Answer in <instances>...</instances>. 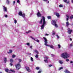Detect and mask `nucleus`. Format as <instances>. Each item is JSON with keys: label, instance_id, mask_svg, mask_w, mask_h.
<instances>
[{"label": "nucleus", "instance_id": "nucleus-43", "mask_svg": "<svg viewBox=\"0 0 73 73\" xmlns=\"http://www.w3.org/2000/svg\"><path fill=\"white\" fill-rule=\"evenodd\" d=\"M66 16L67 18H69V16L68 15H66Z\"/></svg>", "mask_w": 73, "mask_h": 73}, {"label": "nucleus", "instance_id": "nucleus-45", "mask_svg": "<svg viewBox=\"0 0 73 73\" xmlns=\"http://www.w3.org/2000/svg\"><path fill=\"white\" fill-rule=\"evenodd\" d=\"M36 41L37 42H40V41L38 40H37Z\"/></svg>", "mask_w": 73, "mask_h": 73}, {"label": "nucleus", "instance_id": "nucleus-30", "mask_svg": "<svg viewBox=\"0 0 73 73\" xmlns=\"http://www.w3.org/2000/svg\"><path fill=\"white\" fill-rule=\"evenodd\" d=\"M59 7H60V8H62V7H63V6L62 5H59Z\"/></svg>", "mask_w": 73, "mask_h": 73}, {"label": "nucleus", "instance_id": "nucleus-41", "mask_svg": "<svg viewBox=\"0 0 73 73\" xmlns=\"http://www.w3.org/2000/svg\"><path fill=\"white\" fill-rule=\"evenodd\" d=\"M32 13L30 14L31 15H32L33 13V11H31Z\"/></svg>", "mask_w": 73, "mask_h": 73}, {"label": "nucleus", "instance_id": "nucleus-40", "mask_svg": "<svg viewBox=\"0 0 73 73\" xmlns=\"http://www.w3.org/2000/svg\"><path fill=\"white\" fill-rule=\"evenodd\" d=\"M41 72H42V70L38 71V73H41Z\"/></svg>", "mask_w": 73, "mask_h": 73}, {"label": "nucleus", "instance_id": "nucleus-32", "mask_svg": "<svg viewBox=\"0 0 73 73\" xmlns=\"http://www.w3.org/2000/svg\"><path fill=\"white\" fill-rule=\"evenodd\" d=\"M73 18V15H72L70 17V19H71L72 20V19Z\"/></svg>", "mask_w": 73, "mask_h": 73}, {"label": "nucleus", "instance_id": "nucleus-27", "mask_svg": "<svg viewBox=\"0 0 73 73\" xmlns=\"http://www.w3.org/2000/svg\"><path fill=\"white\" fill-rule=\"evenodd\" d=\"M31 60L32 62L33 61V58L32 57L31 58Z\"/></svg>", "mask_w": 73, "mask_h": 73}, {"label": "nucleus", "instance_id": "nucleus-36", "mask_svg": "<svg viewBox=\"0 0 73 73\" xmlns=\"http://www.w3.org/2000/svg\"><path fill=\"white\" fill-rule=\"evenodd\" d=\"M56 36L57 37V38L58 39L60 38V36H59L58 35H56Z\"/></svg>", "mask_w": 73, "mask_h": 73}, {"label": "nucleus", "instance_id": "nucleus-21", "mask_svg": "<svg viewBox=\"0 0 73 73\" xmlns=\"http://www.w3.org/2000/svg\"><path fill=\"white\" fill-rule=\"evenodd\" d=\"M40 67H36V68L35 69H36V70H38L39 69H40Z\"/></svg>", "mask_w": 73, "mask_h": 73}, {"label": "nucleus", "instance_id": "nucleus-38", "mask_svg": "<svg viewBox=\"0 0 73 73\" xmlns=\"http://www.w3.org/2000/svg\"><path fill=\"white\" fill-rule=\"evenodd\" d=\"M14 23L15 24H16L17 23V21L16 20H14Z\"/></svg>", "mask_w": 73, "mask_h": 73}, {"label": "nucleus", "instance_id": "nucleus-17", "mask_svg": "<svg viewBox=\"0 0 73 73\" xmlns=\"http://www.w3.org/2000/svg\"><path fill=\"white\" fill-rule=\"evenodd\" d=\"M35 52L37 54H38V51H37V50H35Z\"/></svg>", "mask_w": 73, "mask_h": 73}, {"label": "nucleus", "instance_id": "nucleus-57", "mask_svg": "<svg viewBox=\"0 0 73 73\" xmlns=\"http://www.w3.org/2000/svg\"><path fill=\"white\" fill-rule=\"evenodd\" d=\"M51 56H52V57H54V55H53V54H51Z\"/></svg>", "mask_w": 73, "mask_h": 73}, {"label": "nucleus", "instance_id": "nucleus-20", "mask_svg": "<svg viewBox=\"0 0 73 73\" xmlns=\"http://www.w3.org/2000/svg\"><path fill=\"white\" fill-rule=\"evenodd\" d=\"M10 71H11V72H13V73H15V71H14V70H12V69H10Z\"/></svg>", "mask_w": 73, "mask_h": 73}, {"label": "nucleus", "instance_id": "nucleus-13", "mask_svg": "<svg viewBox=\"0 0 73 73\" xmlns=\"http://www.w3.org/2000/svg\"><path fill=\"white\" fill-rule=\"evenodd\" d=\"M64 72L65 73H70V72L69 71H68V70H67L64 71Z\"/></svg>", "mask_w": 73, "mask_h": 73}, {"label": "nucleus", "instance_id": "nucleus-62", "mask_svg": "<svg viewBox=\"0 0 73 73\" xmlns=\"http://www.w3.org/2000/svg\"><path fill=\"white\" fill-rule=\"evenodd\" d=\"M72 25H73V23L72 24Z\"/></svg>", "mask_w": 73, "mask_h": 73}, {"label": "nucleus", "instance_id": "nucleus-37", "mask_svg": "<svg viewBox=\"0 0 73 73\" xmlns=\"http://www.w3.org/2000/svg\"><path fill=\"white\" fill-rule=\"evenodd\" d=\"M55 33H55V32H54V33H52V35H53V36H54V35H55Z\"/></svg>", "mask_w": 73, "mask_h": 73}, {"label": "nucleus", "instance_id": "nucleus-28", "mask_svg": "<svg viewBox=\"0 0 73 73\" xmlns=\"http://www.w3.org/2000/svg\"><path fill=\"white\" fill-rule=\"evenodd\" d=\"M16 57V55H15L14 54H13L12 55V58H15Z\"/></svg>", "mask_w": 73, "mask_h": 73}, {"label": "nucleus", "instance_id": "nucleus-34", "mask_svg": "<svg viewBox=\"0 0 73 73\" xmlns=\"http://www.w3.org/2000/svg\"><path fill=\"white\" fill-rule=\"evenodd\" d=\"M58 47L59 48H61V46L60 45V44H58Z\"/></svg>", "mask_w": 73, "mask_h": 73}, {"label": "nucleus", "instance_id": "nucleus-5", "mask_svg": "<svg viewBox=\"0 0 73 73\" xmlns=\"http://www.w3.org/2000/svg\"><path fill=\"white\" fill-rule=\"evenodd\" d=\"M16 68L17 70H19L20 68H21V66H20V64L19 63L15 65Z\"/></svg>", "mask_w": 73, "mask_h": 73}, {"label": "nucleus", "instance_id": "nucleus-63", "mask_svg": "<svg viewBox=\"0 0 73 73\" xmlns=\"http://www.w3.org/2000/svg\"><path fill=\"white\" fill-rule=\"evenodd\" d=\"M0 73H2L0 72Z\"/></svg>", "mask_w": 73, "mask_h": 73}, {"label": "nucleus", "instance_id": "nucleus-64", "mask_svg": "<svg viewBox=\"0 0 73 73\" xmlns=\"http://www.w3.org/2000/svg\"><path fill=\"white\" fill-rule=\"evenodd\" d=\"M53 32H54V31H53Z\"/></svg>", "mask_w": 73, "mask_h": 73}, {"label": "nucleus", "instance_id": "nucleus-55", "mask_svg": "<svg viewBox=\"0 0 73 73\" xmlns=\"http://www.w3.org/2000/svg\"><path fill=\"white\" fill-rule=\"evenodd\" d=\"M70 41H72V38H70Z\"/></svg>", "mask_w": 73, "mask_h": 73}, {"label": "nucleus", "instance_id": "nucleus-59", "mask_svg": "<svg viewBox=\"0 0 73 73\" xmlns=\"http://www.w3.org/2000/svg\"><path fill=\"white\" fill-rule=\"evenodd\" d=\"M68 36V37H70V36Z\"/></svg>", "mask_w": 73, "mask_h": 73}, {"label": "nucleus", "instance_id": "nucleus-6", "mask_svg": "<svg viewBox=\"0 0 73 73\" xmlns=\"http://www.w3.org/2000/svg\"><path fill=\"white\" fill-rule=\"evenodd\" d=\"M19 16H22L23 17H25V14H23L22 12L20 11L19 12Z\"/></svg>", "mask_w": 73, "mask_h": 73}, {"label": "nucleus", "instance_id": "nucleus-9", "mask_svg": "<svg viewBox=\"0 0 73 73\" xmlns=\"http://www.w3.org/2000/svg\"><path fill=\"white\" fill-rule=\"evenodd\" d=\"M25 68H26V70L28 71L29 72H31V70L29 69V68L28 67H25Z\"/></svg>", "mask_w": 73, "mask_h": 73}, {"label": "nucleus", "instance_id": "nucleus-60", "mask_svg": "<svg viewBox=\"0 0 73 73\" xmlns=\"http://www.w3.org/2000/svg\"><path fill=\"white\" fill-rule=\"evenodd\" d=\"M48 3H49V1H48Z\"/></svg>", "mask_w": 73, "mask_h": 73}, {"label": "nucleus", "instance_id": "nucleus-58", "mask_svg": "<svg viewBox=\"0 0 73 73\" xmlns=\"http://www.w3.org/2000/svg\"><path fill=\"white\" fill-rule=\"evenodd\" d=\"M43 1H47V0H43Z\"/></svg>", "mask_w": 73, "mask_h": 73}, {"label": "nucleus", "instance_id": "nucleus-3", "mask_svg": "<svg viewBox=\"0 0 73 73\" xmlns=\"http://www.w3.org/2000/svg\"><path fill=\"white\" fill-rule=\"evenodd\" d=\"M61 56L64 58H66L69 57V54H68L67 52H64L62 54Z\"/></svg>", "mask_w": 73, "mask_h": 73}, {"label": "nucleus", "instance_id": "nucleus-31", "mask_svg": "<svg viewBox=\"0 0 73 73\" xmlns=\"http://www.w3.org/2000/svg\"><path fill=\"white\" fill-rule=\"evenodd\" d=\"M63 69V68L62 67H60L58 69L59 70H61V69Z\"/></svg>", "mask_w": 73, "mask_h": 73}, {"label": "nucleus", "instance_id": "nucleus-42", "mask_svg": "<svg viewBox=\"0 0 73 73\" xmlns=\"http://www.w3.org/2000/svg\"><path fill=\"white\" fill-rule=\"evenodd\" d=\"M32 47H33V46H30V48L31 49H32Z\"/></svg>", "mask_w": 73, "mask_h": 73}, {"label": "nucleus", "instance_id": "nucleus-50", "mask_svg": "<svg viewBox=\"0 0 73 73\" xmlns=\"http://www.w3.org/2000/svg\"><path fill=\"white\" fill-rule=\"evenodd\" d=\"M5 17H8V15H5Z\"/></svg>", "mask_w": 73, "mask_h": 73}, {"label": "nucleus", "instance_id": "nucleus-47", "mask_svg": "<svg viewBox=\"0 0 73 73\" xmlns=\"http://www.w3.org/2000/svg\"><path fill=\"white\" fill-rule=\"evenodd\" d=\"M66 3L67 4H69V1H66Z\"/></svg>", "mask_w": 73, "mask_h": 73}, {"label": "nucleus", "instance_id": "nucleus-51", "mask_svg": "<svg viewBox=\"0 0 73 73\" xmlns=\"http://www.w3.org/2000/svg\"><path fill=\"white\" fill-rule=\"evenodd\" d=\"M19 62H21V60L20 59H19Z\"/></svg>", "mask_w": 73, "mask_h": 73}, {"label": "nucleus", "instance_id": "nucleus-24", "mask_svg": "<svg viewBox=\"0 0 73 73\" xmlns=\"http://www.w3.org/2000/svg\"><path fill=\"white\" fill-rule=\"evenodd\" d=\"M6 2L8 4H9V0H7Z\"/></svg>", "mask_w": 73, "mask_h": 73}, {"label": "nucleus", "instance_id": "nucleus-33", "mask_svg": "<svg viewBox=\"0 0 73 73\" xmlns=\"http://www.w3.org/2000/svg\"><path fill=\"white\" fill-rule=\"evenodd\" d=\"M30 37H31V38H32L33 40H35V38H33V37H32V36H31Z\"/></svg>", "mask_w": 73, "mask_h": 73}, {"label": "nucleus", "instance_id": "nucleus-7", "mask_svg": "<svg viewBox=\"0 0 73 73\" xmlns=\"http://www.w3.org/2000/svg\"><path fill=\"white\" fill-rule=\"evenodd\" d=\"M68 34H69V35L71 34V33L72 32V30H70V28H68Z\"/></svg>", "mask_w": 73, "mask_h": 73}, {"label": "nucleus", "instance_id": "nucleus-52", "mask_svg": "<svg viewBox=\"0 0 73 73\" xmlns=\"http://www.w3.org/2000/svg\"><path fill=\"white\" fill-rule=\"evenodd\" d=\"M15 4V1H14L13 2V5H14V4Z\"/></svg>", "mask_w": 73, "mask_h": 73}, {"label": "nucleus", "instance_id": "nucleus-16", "mask_svg": "<svg viewBox=\"0 0 73 73\" xmlns=\"http://www.w3.org/2000/svg\"><path fill=\"white\" fill-rule=\"evenodd\" d=\"M69 22H67L66 23V26L68 27V26H69Z\"/></svg>", "mask_w": 73, "mask_h": 73}, {"label": "nucleus", "instance_id": "nucleus-44", "mask_svg": "<svg viewBox=\"0 0 73 73\" xmlns=\"http://www.w3.org/2000/svg\"><path fill=\"white\" fill-rule=\"evenodd\" d=\"M70 46H73V44H71L70 45Z\"/></svg>", "mask_w": 73, "mask_h": 73}, {"label": "nucleus", "instance_id": "nucleus-10", "mask_svg": "<svg viewBox=\"0 0 73 73\" xmlns=\"http://www.w3.org/2000/svg\"><path fill=\"white\" fill-rule=\"evenodd\" d=\"M37 15L38 17H41V15L40 13V12H39V11L38 12Z\"/></svg>", "mask_w": 73, "mask_h": 73}, {"label": "nucleus", "instance_id": "nucleus-19", "mask_svg": "<svg viewBox=\"0 0 73 73\" xmlns=\"http://www.w3.org/2000/svg\"><path fill=\"white\" fill-rule=\"evenodd\" d=\"M12 52V50H9V52H8V53H11Z\"/></svg>", "mask_w": 73, "mask_h": 73}, {"label": "nucleus", "instance_id": "nucleus-15", "mask_svg": "<svg viewBox=\"0 0 73 73\" xmlns=\"http://www.w3.org/2000/svg\"><path fill=\"white\" fill-rule=\"evenodd\" d=\"M5 71L6 72L8 73V72L9 70L8 68H6L5 69Z\"/></svg>", "mask_w": 73, "mask_h": 73}, {"label": "nucleus", "instance_id": "nucleus-23", "mask_svg": "<svg viewBox=\"0 0 73 73\" xmlns=\"http://www.w3.org/2000/svg\"><path fill=\"white\" fill-rule=\"evenodd\" d=\"M59 62L60 64H62V63H63L62 62L61 60H59Z\"/></svg>", "mask_w": 73, "mask_h": 73}, {"label": "nucleus", "instance_id": "nucleus-46", "mask_svg": "<svg viewBox=\"0 0 73 73\" xmlns=\"http://www.w3.org/2000/svg\"><path fill=\"white\" fill-rule=\"evenodd\" d=\"M66 61H67V62H68L69 61V59H66Z\"/></svg>", "mask_w": 73, "mask_h": 73}, {"label": "nucleus", "instance_id": "nucleus-8", "mask_svg": "<svg viewBox=\"0 0 73 73\" xmlns=\"http://www.w3.org/2000/svg\"><path fill=\"white\" fill-rule=\"evenodd\" d=\"M44 59H46V60H44V61L45 62L48 63V60H47V59H48V57L46 56H45L44 57Z\"/></svg>", "mask_w": 73, "mask_h": 73}, {"label": "nucleus", "instance_id": "nucleus-25", "mask_svg": "<svg viewBox=\"0 0 73 73\" xmlns=\"http://www.w3.org/2000/svg\"><path fill=\"white\" fill-rule=\"evenodd\" d=\"M26 45H27L28 46H30V43H26Z\"/></svg>", "mask_w": 73, "mask_h": 73}, {"label": "nucleus", "instance_id": "nucleus-22", "mask_svg": "<svg viewBox=\"0 0 73 73\" xmlns=\"http://www.w3.org/2000/svg\"><path fill=\"white\" fill-rule=\"evenodd\" d=\"M10 61L11 63H12V62H13V60L12 59H10Z\"/></svg>", "mask_w": 73, "mask_h": 73}, {"label": "nucleus", "instance_id": "nucleus-29", "mask_svg": "<svg viewBox=\"0 0 73 73\" xmlns=\"http://www.w3.org/2000/svg\"><path fill=\"white\" fill-rule=\"evenodd\" d=\"M30 32H31V31H29L28 32H26V33H30Z\"/></svg>", "mask_w": 73, "mask_h": 73}, {"label": "nucleus", "instance_id": "nucleus-56", "mask_svg": "<svg viewBox=\"0 0 73 73\" xmlns=\"http://www.w3.org/2000/svg\"><path fill=\"white\" fill-rule=\"evenodd\" d=\"M10 65L11 66H12V65H13L12 64V63H11L10 64Z\"/></svg>", "mask_w": 73, "mask_h": 73}, {"label": "nucleus", "instance_id": "nucleus-39", "mask_svg": "<svg viewBox=\"0 0 73 73\" xmlns=\"http://www.w3.org/2000/svg\"><path fill=\"white\" fill-rule=\"evenodd\" d=\"M63 1L64 3H66V1H67V0H63Z\"/></svg>", "mask_w": 73, "mask_h": 73}, {"label": "nucleus", "instance_id": "nucleus-54", "mask_svg": "<svg viewBox=\"0 0 73 73\" xmlns=\"http://www.w3.org/2000/svg\"><path fill=\"white\" fill-rule=\"evenodd\" d=\"M69 18H66V20H67V21H68V20H69Z\"/></svg>", "mask_w": 73, "mask_h": 73}, {"label": "nucleus", "instance_id": "nucleus-4", "mask_svg": "<svg viewBox=\"0 0 73 73\" xmlns=\"http://www.w3.org/2000/svg\"><path fill=\"white\" fill-rule=\"evenodd\" d=\"M56 21L55 20H52V22H51V24H52V25H54L56 28H57L58 27L57 25L56 24Z\"/></svg>", "mask_w": 73, "mask_h": 73}, {"label": "nucleus", "instance_id": "nucleus-53", "mask_svg": "<svg viewBox=\"0 0 73 73\" xmlns=\"http://www.w3.org/2000/svg\"><path fill=\"white\" fill-rule=\"evenodd\" d=\"M49 35V34H45V36H48Z\"/></svg>", "mask_w": 73, "mask_h": 73}, {"label": "nucleus", "instance_id": "nucleus-35", "mask_svg": "<svg viewBox=\"0 0 73 73\" xmlns=\"http://www.w3.org/2000/svg\"><path fill=\"white\" fill-rule=\"evenodd\" d=\"M38 55L36 54L35 56V57L36 58H38Z\"/></svg>", "mask_w": 73, "mask_h": 73}, {"label": "nucleus", "instance_id": "nucleus-14", "mask_svg": "<svg viewBox=\"0 0 73 73\" xmlns=\"http://www.w3.org/2000/svg\"><path fill=\"white\" fill-rule=\"evenodd\" d=\"M7 58H6L4 57V62L5 63H6L7 61Z\"/></svg>", "mask_w": 73, "mask_h": 73}, {"label": "nucleus", "instance_id": "nucleus-11", "mask_svg": "<svg viewBox=\"0 0 73 73\" xmlns=\"http://www.w3.org/2000/svg\"><path fill=\"white\" fill-rule=\"evenodd\" d=\"M3 7L4 11L7 12V7H5L4 6H3Z\"/></svg>", "mask_w": 73, "mask_h": 73}, {"label": "nucleus", "instance_id": "nucleus-49", "mask_svg": "<svg viewBox=\"0 0 73 73\" xmlns=\"http://www.w3.org/2000/svg\"><path fill=\"white\" fill-rule=\"evenodd\" d=\"M70 63L71 64H73V62L72 61H70Z\"/></svg>", "mask_w": 73, "mask_h": 73}, {"label": "nucleus", "instance_id": "nucleus-18", "mask_svg": "<svg viewBox=\"0 0 73 73\" xmlns=\"http://www.w3.org/2000/svg\"><path fill=\"white\" fill-rule=\"evenodd\" d=\"M17 2L18 3H19V4H20V1L19 0H17Z\"/></svg>", "mask_w": 73, "mask_h": 73}, {"label": "nucleus", "instance_id": "nucleus-26", "mask_svg": "<svg viewBox=\"0 0 73 73\" xmlns=\"http://www.w3.org/2000/svg\"><path fill=\"white\" fill-rule=\"evenodd\" d=\"M51 16H48L47 17V18L48 19H51Z\"/></svg>", "mask_w": 73, "mask_h": 73}, {"label": "nucleus", "instance_id": "nucleus-2", "mask_svg": "<svg viewBox=\"0 0 73 73\" xmlns=\"http://www.w3.org/2000/svg\"><path fill=\"white\" fill-rule=\"evenodd\" d=\"M43 38L44 40V45L46 46H50V48L52 49H54V47H53V46L52 45H51L50 46L48 44V41H47V39H46V38L45 37H43Z\"/></svg>", "mask_w": 73, "mask_h": 73}, {"label": "nucleus", "instance_id": "nucleus-12", "mask_svg": "<svg viewBox=\"0 0 73 73\" xmlns=\"http://www.w3.org/2000/svg\"><path fill=\"white\" fill-rule=\"evenodd\" d=\"M54 14L55 15H56V16H57L58 17H60V15H59V14L58 13H54Z\"/></svg>", "mask_w": 73, "mask_h": 73}, {"label": "nucleus", "instance_id": "nucleus-48", "mask_svg": "<svg viewBox=\"0 0 73 73\" xmlns=\"http://www.w3.org/2000/svg\"><path fill=\"white\" fill-rule=\"evenodd\" d=\"M49 67H51V66H52V65L51 64H50L48 65Z\"/></svg>", "mask_w": 73, "mask_h": 73}, {"label": "nucleus", "instance_id": "nucleus-1", "mask_svg": "<svg viewBox=\"0 0 73 73\" xmlns=\"http://www.w3.org/2000/svg\"><path fill=\"white\" fill-rule=\"evenodd\" d=\"M39 24H41V29L42 30L44 29V26L47 24H46V21H45V18L44 16L42 17V19H41L39 22Z\"/></svg>", "mask_w": 73, "mask_h": 73}, {"label": "nucleus", "instance_id": "nucleus-61", "mask_svg": "<svg viewBox=\"0 0 73 73\" xmlns=\"http://www.w3.org/2000/svg\"><path fill=\"white\" fill-rule=\"evenodd\" d=\"M29 54L31 55V53H29Z\"/></svg>", "mask_w": 73, "mask_h": 73}]
</instances>
